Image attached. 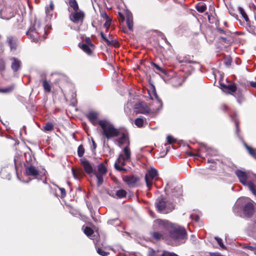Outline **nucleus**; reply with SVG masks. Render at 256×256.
<instances>
[{
    "mask_svg": "<svg viewBox=\"0 0 256 256\" xmlns=\"http://www.w3.org/2000/svg\"><path fill=\"white\" fill-rule=\"evenodd\" d=\"M231 63H232V58H231L229 57V58H228L225 62H224V64H225L228 66H229L231 65Z\"/></svg>",
    "mask_w": 256,
    "mask_h": 256,
    "instance_id": "nucleus-46",
    "label": "nucleus"
},
{
    "mask_svg": "<svg viewBox=\"0 0 256 256\" xmlns=\"http://www.w3.org/2000/svg\"><path fill=\"white\" fill-rule=\"evenodd\" d=\"M126 24L130 30H132L133 22L132 18L131 15H128L126 18Z\"/></svg>",
    "mask_w": 256,
    "mask_h": 256,
    "instance_id": "nucleus-29",
    "label": "nucleus"
},
{
    "mask_svg": "<svg viewBox=\"0 0 256 256\" xmlns=\"http://www.w3.org/2000/svg\"><path fill=\"white\" fill-rule=\"evenodd\" d=\"M223 91L226 92L230 94H232L236 90V86L235 84H229L226 86L221 84Z\"/></svg>",
    "mask_w": 256,
    "mask_h": 256,
    "instance_id": "nucleus-20",
    "label": "nucleus"
},
{
    "mask_svg": "<svg viewBox=\"0 0 256 256\" xmlns=\"http://www.w3.org/2000/svg\"><path fill=\"white\" fill-rule=\"evenodd\" d=\"M131 152L128 146H125L122 150V152L120 154L118 158L116 160L114 166L115 168L120 172L126 170L124 168L126 163L130 160Z\"/></svg>",
    "mask_w": 256,
    "mask_h": 256,
    "instance_id": "nucleus-4",
    "label": "nucleus"
},
{
    "mask_svg": "<svg viewBox=\"0 0 256 256\" xmlns=\"http://www.w3.org/2000/svg\"><path fill=\"white\" fill-rule=\"evenodd\" d=\"M84 16V13L82 11L78 10L76 12H72L69 16V18L70 20L74 24H81L82 22Z\"/></svg>",
    "mask_w": 256,
    "mask_h": 256,
    "instance_id": "nucleus-11",
    "label": "nucleus"
},
{
    "mask_svg": "<svg viewBox=\"0 0 256 256\" xmlns=\"http://www.w3.org/2000/svg\"><path fill=\"white\" fill-rule=\"evenodd\" d=\"M44 129L45 131H52L54 129V125L51 122H47L44 127Z\"/></svg>",
    "mask_w": 256,
    "mask_h": 256,
    "instance_id": "nucleus-34",
    "label": "nucleus"
},
{
    "mask_svg": "<svg viewBox=\"0 0 256 256\" xmlns=\"http://www.w3.org/2000/svg\"><path fill=\"white\" fill-rule=\"evenodd\" d=\"M214 239L216 240V241L217 242L218 244V245L220 246V248L222 249H224H224L226 248V246L224 244L222 238L216 236V237L214 238Z\"/></svg>",
    "mask_w": 256,
    "mask_h": 256,
    "instance_id": "nucleus-37",
    "label": "nucleus"
},
{
    "mask_svg": "<svg viewBox=\"0 0 256 256\" xmlns=\"http://www.w3.org/2000/svg\"><path fill=\"white\" fill-rule=\"evenodd\" d=\"M98 114L94 111L90 112L86 115V117L94 126L98 124L100 120H98Z\"/></svg>",
    "mask_w": 256,
    "mask_h": 256,
    "instance_id": "nucleus-18",
    "label": "nucleus"
},
{
    "mask_svg": "<svg viewBox=\"0 0 256 256\" xmlns=\"http://www.w3.org/2000/svg\"><path fill=\"white\" fill-rule=\"evenodd\" d=\"M107 171V168L103 164L100 163L98 166V170L94 172V174L98 180V186H100L103 183L104 176L106 174Z\"/></svg>",
    "mask_w": 256,
    "mask_h": 256,
    "instance_id": "nucleus-8",
    "label": "nucleus"
},
{
    "mask_svg": "<svg viewBox=\"0 0 256 256\" xmlns=\"http://www.w3.org/2000/svg\"><path fill=\"white\" fill-rule=\"evenodd\" d=\"M81 164L82 165L85 172L88 174H91L94 172V170L90 162L85 158L80 160Z\"/></svg>",
    "mask_w": 256,
    "mask_h": 256,
    "instance_id": "nucleus-16",
    "label": "nucleus"
},
{
    "mask_svg": "<svg viewBox=\"0 0 256 256\" xmlns=\"http://www.w3.org/2000/svg\"><path fill=\"white\" fill-rule=\"evenodd\" d=\"M69 4L74 12L78 11V6L76 0H70Z\"/></svg>",
    "mask_w": 256,
    "mask_h": 256,
    "instance_id": "nucleus-27",
    "label": "nucleus"
},
{
    "mask_svg": "<svg viewBox=\"0 0 256 256\" xmlns=\"http://www.w3.org/2000/svg\"><path fill=\"white\" fill-rule=\"evenodd\" d=\"M190 217L192 220H194L196 222H198L200 220V217L197 214H192L190 215Z\"/></svg>",
    "mask_w": 256,
    "mask_h": 256,
    "instance_id": "nucleus-44",
    "label": "nucleus"
},
{
    "mask_svg": "<svg viewBox=\"0 0 256 256\" xmlns=\"http://www.w3.org/2000/svg\"><path fill=\"white\" fill-rule=\"evenodd\" d=\"M220 38L222 40H224V41H226V38H224V37H220Z\"/></svg>",
    "mask_w": 256,
    "mask_h": 256,
    "instance_id": "nucleus-60",
    "label": "nucleus"
},
{
    "mask_svg": "<svg viewBox=\"0 0 256 256\" xmlns=\"http://www.w3.org/2000/svg\"><path fill=\"white\" fill-rule=\"evenodd\" d=\"M134 112L136 114H146L150 112V110L144 102H139L135 104Z\"/></svg>",
    "mask_w": 256,
    "mask_h": 256,
    "instance_id": "nucleus-12",
    "label": "nucleus"
},
{
    "mask_svg": "<svg viewBox=\"0 0 256 256\" xmlns=\"http://www.w3.org/2000/svg\"><path fill=\"white\" fill-rule=\"evenodd\" d=\"M84 233L88 236H91L93 233V230L90 227H86L84 230Z\"/></svg>",
    "mask_w": 256,
    "mask_h": 256,
    "instance_id": "nucleus-33",
    "label": "nucleus"
},
{
    "mask_svg": "<svg viewBox=\"0 0 256 256\" xmlns=\"http://www.w3.org/2000/svg\"><path fill=\"white\" fill-rule=\"evenodd\" d=\"M92 150H94L96 148V144L95 142L94 141V140L92 139Z\"/></svg>",
    "mask_w": 256,
    "mask_h": 256,
    "instance_id": "nucleus-51",
    "label": "nucleus"
},
{
    "mask_svg": "<svg viewBox=\"0 0 256 256\" xmlns=\"http://www.w3.org/2000/svg\"><path fill=\"white\" fill-rule=\"evenodd\" d=\"M153 65L154 66V67L158 71L162 72V73H164V70L162 68H160L158 65L156 64H153Z\"/></svg>",
    "mask_w": 256,
    "mask_h": 256,
    "instance_id": "nucleus-45",
    "label": "nucleus"
},
{
    "mask_svg": "<svg viewBox=\"0 0 256 256\" xmlns=\"http://www.w3.org/2000/svg\"><path fill=\"white\" fill-rule=\"evenodd\" d=\"M236 131H238V122H236Z\"/></svg>",
    "mask_w": 256,
    "mask_h": 256,
    "instance_id": "nucleus-57",
    "label": "nucleus"
},
{
    "mask_svg": "<svg viewBox=\"0 0 256 256\" xmlns=\"http://www.w3.org/2000/svg\"><path fill=\"white\" fill-rule=\"evenodd\" d=\"M158 176V171L154 168H150L146 173L145 176V180L146 186L149 190L151 188L153 180L157 179Z\"/></svg>",
    "mask_w": 256,
    "mask_h": 256,
    "instance_id": "nucleus-9",
    "label": "nucleus"
},
{
    "mask_svg": "<svg viewBox=\"0 0 256 256\" xmlns=\"http://www.w3.org/2000/svg\"><path fill=\"white\" fill-rule=\"evenodd\" d=\"M154 97L155 100L156 101V102H158V104L160 106H161L162 104V101L158 98V96L157 95V94H156V92L155 91L154 92Z\"/></svg>",
    "mask_w": 256,
    "mask_h": 256,
    "instance_id": "nucleus-43",
    "label": "nucleus"
},
{
    "mask_svg": "<svg viewBox=\"0 0 256 256\" xmlns=\"http://www.w3.org/2000/svg\"><path fill=\"white\" fill-rule=\"evenodd\" d=\"M42 86L44 90L46 92H50L51 91V85L50 82L46 80H43L42 81Z\"/></svg>",
    "mask_w": 256,
    "mask_h": 256,
    "instance_id": "nucleus-24",
    "label": "nucleus"
},
{
    "mask_svg": "<svg viewBox=\"0 0 256 256\" xmlns=\"http://www.w3.org/2000/svg\"><path fill=\"white\" fill-rule=\"evenodd\" d=\"M114 143L119 147L121 148L124 144H127V146L129 145V142L128 137L124 133H122L120 136L114 140Z\"/></svg>",
    "mask_w": 256,
    "mask_h": 256,
    "instance_id": "nucleus-15",
    "label": "nucleus"
},
{
    "mask_svg": "<svg viewBox=\"0 0 256 256\" xmlns=\"http://www.w3.org/2000/svg\"><path fill=\"white\" fill-rule=\"evenodd\" d=\"M60 190L61 192L62 195L64 196H66V192L65 189L64 188H60Z\"/></svg>",
    "mask_w": 256,
    "mask_h": 256,
    "instance_id": "nucleus-52",
    "label": "nucleus"
},
{
    "mask_svg": "<svg viewBox=\"0 0 256 256\" xmlns=\"http://www.w3.org/2000/svg\"><path fill=\"white\" fill-rule=\"evenodd\" d=\"M14 88L15 85L14 84H12L4 88H0V92L9 94L12 92L14 90Z\"/></svg>",
    "mask_w": 256,
    "mask_h": 256,
    "instance_id": "nucleus-23",
    "label": "nucleus"
},
{
    "mask_svg": "<svg viewBox=\"0 0 256 256\" xmlns=\"http://www.w3.org/2000/svg\"><path fill=\"white\" fill-rule=\"evenodd\" d=\"M246 146L250 154L256 158V150H253L250 147L248 146L247 145H246Z\"/></svg>",
    "mask_w": 256,
    "mask_h": 256,
    "instance_id": "nucleus-39",
    "label": "nucleus"
},
{
    "mask_svg": "<svg viewBox=\"0 0 256 256\" xmlns=\"http://www.w3.org/2000/svg\"><path fill=\"white\" fill-rule=\"evenodd\" d=\"M84 153V149L82 144L78 146V154L79 157H82Z\"/></svg>",
    "mask_w": 256,
    "mask_h": 256,
    "instance_id": "nucleus-35",
    "label": "nucleus"
},
{
    "mask_svg": "<svg viewBox=\"0 0 256 256\" xmlns=\"http://www.w3.org/2000/svg\"><path fill=\"white\" fill-rule=\"evenodd\" d=\"M146 123V118H139L135 120L134 124L138 128H142Z\"/></svg>",
    "mask_w": 256,
    "mask_h": 256,
    "instance_id": "nucleus-25",
    "label": "nucleus"
},
{
    "mask_svg": "<svg viewBox=\"0 0 256 256\" xmlns=\"http://www.w3.org/2000/svg\"><path fill=\"white\" fill-rule=\"evenodd\" d=\"M172 196L176 197H178L182 194L181 188L180 186H177L174 188V190H172Z\"/></svg>",
    "mask_w": 256,
    "mask_h": 256,
    "instance_id": "nucleus-26",
    "label": "nucleus"
},
{
    "mask_svg": "<svg viewBox=\"0 0 256 256\" xmlns=\"http://www.w3.org/2000/svg\"><path fill=\"white\" fill-rule=\"evenodd\" d=\"M72 175L75 179H78L80 178V172L75 170L74 168L72 169Z\"/></svg>",
    "mask_w": 256,
    "mask_h": 256,
    "instance_id": "nucleus-38",
    "label": "nucleus"
},
{
    "mask_svg": "<svg viewBox=\"0 0 256 256\" xmlns=\"http://www.w3.org/2000/svg\"><path fill=\"white\" fill-rule=\"evenodd\" d=\"M102 16L106 18V20H110L109 18H108V16L107 15V14L106 13V12H104V13H102Z\"/></svg>",
    "mask_w": 256,
    "mask_h": 256,
    "instance_id": "nucleus-54",
    "label": "nucleus"
},
{
    "mask_svg": "<svg viewBox=\"0 0 256 256\" xmlns=\"http://www.w3.org/2000/svg\"><path fill=\"white\" fill-rule=\"evenodd\" d=\"M126 192L122 189L119 190L116 192V195L118 198H123L126 197Z\"/></svg>",
    "mask_w": 256,
    "mask_h": 256,
    "instance_id": "nucleus-30",
    "label": "nucleus"
},
{
    "mask_svg": "<svg viewBox=\"0 0 256 256\" xmlns=\"http://www.w3.org/2000/svg\"><path fill=\"white\" fill-rule=\"evenodd\" d=\"M97 252L102 256H106L109 254V252H104L102 248H100L97 249Z\"/></svg>",
    "mask_w": 256,
    "mask_h": 256,
    "instance_id": "nucleus-40",
    "label": "nucleus"
},
{
    "mask_svg": "<svg viewBox=\"0 0 256 256\" xmlns=\"http://www.w3.org/2000/svg\"><path fill=\"white\" fill-rule=\"evenodd\" d=\"M14 16V13L10 9L6 8L0 11V18L2 19L8 20Z\"/></svg>",
    "mask_w": 256,
    "mask_h": 256,
    "instance_id": "nucleus-19",
    "label": "nucleus"
},
{
    "mask_svg": "<svg viewBox=\"0 0 256 256\" xmlns=\"http://www.w3.org/2000/svg\"><path fill=\"white\" fill-rule=\"evenodd\" d=\"M26 174L36 178L39 175L38 170L34 166L30 164L26 167Z\"/></svg>",
    "mask_w": 256,
    "mask_h": 256,
    "instance_id": "nucleus-14",
    "label": "nucleus"
},
{
    "mask_svg": "<svg viewBox=\"0 0 256 256\" xmlns=\"http://www.w3.org/2000/svg\"><path fill=\"white\" fill-rule=\"evenodd\" d=\"M12 61L11 68L14 72H17L21 66V62L18 59L12 58H11Z\"/></svg>",
    "mask_w": 256,
    "mask_h": 256,
    "instance_id": "nucleus-21",
    "label": "nucleus"
},
{
    "mask_svg": "<svg viewBox=\"0 0 256 256\" xmlns=\"http://www.w3.org/2000/svg\"><path fill=\"white\" fill-rule=\"evenodd\" d=\"M79 46L88 54H90L92 53L94 48V44L89 38H86L82 44H79Z\"/></svg>",
    "mask_w": 256,
    "mask_h": 256,
    "instance_id": "nucleus-10",
    "label": "nucleus"
},
{
    "mask_svg": "<svg viewBox=\"0 0 256 256\" xmlns=\"http://www.w3.org/2000/svg\"><path fill=\"white\" fill-rule=\"evenodd\" d=\"M244 248L252 251H256V244H254L253 246H246Z\"/></svg>",
    "mask_w": 256,
    "mask_h": 256,
    "instance_id": "nucleus-42",
    "label": "nucleus"
},
{
    "mask_svg": "<svg viewBox=\"0 0 256 256\" xmlns=\"http://www.w3.org/2000/svg\"><path fill=\"white\" fill-rule=\"evenodd\" d=\"M235 174L240 182L244 186H247L256 197V186L254 184V182L256 180V175L250 172H244L240 170H236Z\"/></svg>",
    "mask_w": 256,
    "mask_h": 256,
    "instance_id": "nucleus-2",
    "label": "nucleus"
},
{
    "mask_svg": "<svg viewBox=\"0 0 256 256\" xmlns=\"http://www.w3.org/2000/svg\"><path fill=\"white\" fill-rule=\"evenodd\" d=\"M155 206L157 210L162 214H168L174 208L173 204L166 202L162 196H160L156 198Z\"/></svg>",
    "mask_w": 256,
    "mask_h": 256,
    "instance_id": "nucleus-6",
    "label": "nucleus"
},
{
    "mask_svg": "<svg viewBox=\"0 0 256 256\" xmlns=\"http://www.w3.org/2000/svg\"><path fill=\"white\" fill-rule=\"evenodd\" d=\"M250 85L253 88H256V82H250Z\"/></svg>",
    "mask_w": 256,
    "mask_h": 256,
    "instance_id": "nucleus-55",
    "label": "nucleus"
},
{
    "mask_svg": "<svg viewBox=\"0 0 256 256\" xmlns=\"http://www.w3.org/2000/svg\"><path fill=\"white\" fill-rule=\"evenodd\" d=\"M54 8V5L52 2H50V7H46V13L48 16H50L52 15V11Z\"/></svg>",
    "mask_w": 256,
    "mask_h": 256,
    "instance_id": "nucleus-28",
    "label": "nucleus"
},
{
    "mask_svg": "<svg viewBox=\"0 0 256 256\" xmlns=\"http://www.w3.org/2000/svg\"><path fill=\"white\" fill-rule=\"evenodd\" d=\"M100 36L102 38L103 40L106 44L108 46H118V42L112 39V36L109 35L108 38H106V34L103 32H100Z\"/></svg>",
    "mask_w": 256,
    "mask_h": 256,
    "instance_id": "nucleus-17",
    "label": "nucleus"
},
{
    "mask_svg": "<svg viewBox=\"0 0 256 256\" xmlns=\"http://www.w3.org/2000/svg\"><path fill=\"white\" fill-rule=\"evenodd\" d=\"M5 69V62L3 60H0V70H4Z\"/></svg>",
    "mask_w": 256,
    "mask_h": 256,
    "instance_id": "nucleus-47",
    "label": "nucleus"
},
{
    "mask_svg": "<svg viewBox=\"0 0 256 256\" xmlns=\"http://www.w3.org/2000/svg\"><path fill=\"white\" fill-rule=\"evenodd\" d=\"M170 188V184H168L166 186L165 188V192L166 194L169 192Z\"/></svg>",
    "mask_w": 256,
    "mask_h": 256,
    "instance_id": "nucleus-53",
    "label": "nucleus"
},
{
    "mask_svg": "<svg viewBox=\"0 0 256 256\" xmlns=\"http://www.w3.org/2000/svg\"><path fill=\"white\" fill-rule=\"evenodd\" d=\"M196 9L198 12H203L206 10V4L198 6L196 7Z\"/></svg>",
    "mask_w": 256,
    "mask_h": 256,
    "instance_id": "nucleus-36",
    "label": "nucleus"
},
{
    "mask_svg": "<svg viewBox=\"0 0 256 256\" xmlns=\"http://www.w3.org/2000/svg\"><path fill=\"white\" fill-rule=\"evenodd\" d=\"M110 20H106V22L104 24V26L106 28V29L108 28L110 25Z\"/></svg>",
    "mask_w": 256,
    "mask_h": 256,
    "instance_id": "nucleus-50",
    "label": "nucleus"
},
{
    "mask_svg": "<svg viewBox=\"0 0 256 256\" xmlns=\"http://www.w3.org/2000/svg\"><path fill=\"white\" fill-rule=\"evenodd\" d=\"M98 125L100 128V132L102 135L108 140L120 135V130L116 128L114 125L108 120H100L98 122Z\"/></svg>",
    "mask_w": 256,
    "mask_h": 256,
    "instance_id": "nucleus-3",
    "label": "nucleus"
},
{
    "mask_svg": "<svg viewBox=\"0 0 256 256\" xmlns=\"http://www.w3.org/2000/svg\"><path fill=\"white\" fill-rule=\"evenodd\" d=\"M167 141L170 144H172L175 142V140L172 136H167Z\"/></svg>",
    "mask_w": 256,
    "mask_h": 256,
    "instance_id": "nucleus-48",
    "label": "nucleus"
},
{
    "mask_svg": "<svg viewBox=\"0 0 256 256\" xmlns=\"http://www.w3.org/2000/svg\"><path fill=\"white\" fill-rule=\"evenodd\" d=\"M162 256H178L174 252H170L167 251H164L162 254Z\"/></svg>",
    "mask_w": 256,
    "mask_h": 256,
    "instance_id": "nucleus-41",
    "label": "nucleus"
},
{
    "mask_svg": "<svg viewBox=\"0 0 256 256\" xmlns=\"http://www.w3.org/2000/svg\"><path fill=\"white\" fill-rule=\"evenodd\" d=\"M218 30V31H220L222 33H224V30H222L221 28H219Z\"/></svg>",
    "mask_w": 256,
    "mask_h": 256,
    "instance_id": "nucleus-59",
    "label": "nucleus"
},
{
    "mask_svg": "<svg viewBox=\"0 0 256 256\" xmlns=\"http://www.w3.org/2000/svg\"><path fill=\"white\" fill-rule=\"evenodd\" d=\"M254 232H256V221L254 223V228L252 230Z\"/></svg>",
    "mask_w": 256,
    "mask_h": 256,
    "instance_id": "nucleus-56",
    "label": "nucleus"
},
{
    "mask_svg": "<svg viewBox=\"0 0 256 256\" xmlns=\"http://www.w3.org/2000/svg\"><path fill=\"white\" fill-rule=\"evenodd\" d=\"M7 42L12 50L16 48V39L15 38L12 36H8L7 38Z\"/></svg>",
    "mask_w": 256,
    "mask_h": 256,
    "instance_id": "nucleus-22",
    "label": "nucleus"
},
{
    "mask_svg": "<svg viewBox=\"0 0 256 256\" xmlns=\"http://www.w3.org/2000/svg\"><path fill=\"white\" fill-rule=\"evenodd\" d=\"M1 175H2V171L1 172Z\"/></svg>",
    "mask_w": 256,
    "mask_h": 256,
    "instance_id": "nucleus-61",
    "label": "nucleus"
},
{
    "mask_svg": "<svg viewBox=\"0 0 256 256\" xmlns=\"http://www.w3.org/2000/svg\"><path fill=\"white\" fill-rule=\"evenodd\" d=\"M40 27V20L35 19L28 30L26 32V35L29 38L32 39V41L38 42L39 40H41L38 37Z\"/></svg>",
    "mask_w": 256,
    "mask_h": 256,
    "instance_id": "nucleus-7",
    "label": "nucleus"
},
{
    "mask_svg": "<svg viewBox=\"0 0 256 256\" xmlns=\"http://www.w3.org/2000/svg\"><path fill=\"white\" fill-rule=\"evenodd\" d=\"M238 10L240 13L242 14V16L244 18L246 21L248 22L249 20V19L244 9L242 7L240 6L238 8Z\"/></svg>",
    "mask_w": 256,
    "mask_h": 256,
    "instance_id": "nucleus-31",
    "label": "nucleus"
},
{
    "mask_svg": "<svg viewBox=\"0 0 256 256\" xmlns=\"http://www.w3.org/2000/svg\"><path fill=\"white\" fill-rule=\"evenodd\" d=\"M242 98H239L238 99V102L239 103H241L242 102Z\"/></svg>",
    "mask_w": 256,
    "mask_h": 256,
    "instance_id": "nucleus-58",
    "label": "nucleus"
},
{
    "mask_svg": "<svg viewBox=\"0 0 256 256\" xmlns=\"http://www.w3.org/2000/svg\"><path fill=\"white\" fill-rule=\"evenodd\" d=\"M123 180L130 187L136 186L139 181L138 178L134 176H124Z\"/></svg>",
    "mask_w": 256,
    "mask_h": 256,
    "instance_id": "nucleus-13",
    "label": "nucleus"
},
{
    "mask_svg": "<svg viewBox=\"0 0 256 256\" xmlns=\"http://www.w3.org/2000/svg\"><path fill=\"white\" fill-rule=\"evenodd\" d=\"M256 204L248 198H240L236 201L234 206H243L244 214L247 216L252 214L254 212Z\"/></svg>",
    "mask_w": 256,
    "mask_h": 256,
    "instance_id": "nucleus-5",
    "label": "nucleus"
},
{
    "mask_svg": "<svg viewBox=\"0 0 256 256\" xmlns=\"http://www.w3.org/2000/svg\"><path fill=\"white\" fill-rule=\"evenodd\" d=\"M156 252L152 249H149L148 252V256H155Z\"/></svg>",
    "mask_w": 256,
    "mask_h": 256,
    "instance_id": "nucleus-49",
    "label": "nucleus"
},
{
    "mask_svg": "<svg viewBox=\"0 0 256 256\" xmlns=\"http://www.w3.org/2000/svg\"><path fill=\"white\" fill-rule=\"evenodd\" d=\"M172 82L174 86H178L182 84V81L180 79L175 78L172 80Z\"/></svg>",
    "mask_w": 256,
    "mask_h": 256,
    "instance_id": "nucleus-32",
    "label": "nucleus"
},
{
    "mask_svg": "<svg viewBox=\"0 0 256 256\" xmlns=\"http://www.w3.org/2000/svg\"><path fill=\"white\" fill-rule=\"evenodd\" d=\"M154 226L158 232L152 234L156 240L164 239L172 245H179L185 242L186 232L182 226L172 224L167 220L158 219L154 221Z\"/></svg>",
    "mask_w": 256,
    "mask_h": 256,
    "instance_id": "nucleus-1",
    "label": "nucleus"
}]
</instances>
